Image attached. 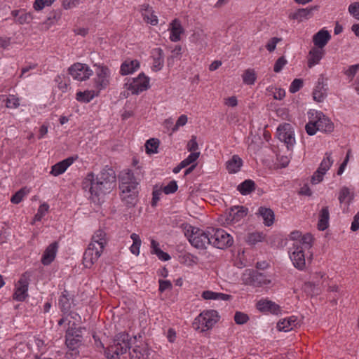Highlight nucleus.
<instances>
[{"mask_svg":"<svg viewBox=\"0 0 359 359\" xmlns=\"http://www.w3.org/2000/svg\"><path fill=\"white\" fill-rule=\"evenodd\" d=\"M116 179L114 170L107 166L96 177L93 172L88 173L82 182V187L100 200V197L110 193L116 187Z\"/></svg>","mask_w":359,"mask_h":359,"instance_id":"nucleus-1","label":"nucleus"},{"mask_svg":"<svg viewBox=\"0 0 359 359\" xmlns=\"http://www.w3.org/2000/svg\"><path fill=\"white\" fill-rule=\"evenodd\" d=\"M120 178L121 183L119 188L122 193L121 195L122 201L127 207H134L137 202V185L139 182L137 181L134 172L130 170L123 172Z\"/></svg>","mask_w":359,"mask_h":359,"instance_id":"nucleus-2","label":"nucleus"},{"mask_svg":"<svg viewBox=\"0 0 359 359\" xmlns=\"http://www.w3.org/2000/svg\"><path fill=\"white\" fill-rule=\"evenodd\" d=\"M107 244L106 233L97 230L92 237V241L83 254V263L86 268H90L101 256Z\"/></svg>","mask_w":359,"mask_h":359,"instance_id":"nucleus-3","label":"nucleus"},{"mask_svg":"<svg viewBox=\"0 0 359 359\" xmlns=\"http://www.w3.org/2000/svg\"><path fill=\"white\" fill-rule=\"evenodd\" d=\"M209 234L210 245L217 248L224 249L233 245V240L232 236L224 229L210 227Z\"/></svg>","mask_w":359,"mask_h":359,"instance_id":"nucleus-4","label":"nucleus"},{"mask_svg":"<svg viewBox=\"0 0 359 359\" xmlns=\"http://www.w3.org/2000/svg\"><path fill=\"white\" fill-rule=\"evenodd\" d=\"M130 348V343L128 334L121 332L116 335L114 340V344L111 345L109 351L114 353L111 359H118L119 355L124 354Z\"/></svg>","mask_w":359,"mask_h":359,"instance_id":"nucleus-5","label":"nucleus"},{"mask_svg":"<svg viewBox=\"0 0 359 359\" xmlns=\"http://www.w3.org/2000/svg\"><path fill=\"white\" fill-rule=\"evenodd\" d=\"M241 280L244 285L253 287H262L271 282L264 273L255 270H245Z\"/></svg>","mask_w":359,"mask_h":359,"instance_id":"nucleus-6","label":"nucleus"},{"mask_svg":"<svg viewBox=\"0 0 359 359\" xmlns=\"http://www.w3.org/2000/svg\"><path fill=\"white\" fill-rule=\"evenodd\" d=\"M83 339L82 327H76L75 323L66 330L65 344L72 351L76 350L81 345Z\"/></svg>","mask_w":359,"mask_h":359,"instance_id":"nucleus-7","label":"nucleus"},{"mask_svg":"<svg viewBox=\"0 0 359 359\" xmlns=\"http://www.w3.org/2000/svg\"><path fill=\"white\" fill-rule=\"evenodd\" d=\"M278 138L283 142L288 150H292L295 144L294 133L290 123H283L277 128Z\"/></svg>","mask_w":359,"mask_h":359,"instance_id":"nucleus-8","label":"nucleus"},{"mask_svg":"<svg viewBox=\"0 0 359 359\" xmlns=\"http://www.w3.org/2000/svg\"><path fill=\"white\" fill-rule=\"evenodd\" d=\"M300 243H294L290 249V257L295 268L303 270L306 266L305 254Z\"/></svg>","mask_w":359,"mask_h":359,"instance_id":"nucleus-9","label":"nucleus"},{"mask_svg":"<svg viewBox=\"0 0 359 359\" xmlns=\"http://www.w3.org/2000/svg\"><path fill=\"white\" fill-rule=\"evenodd\" d=\"M210 227H208L205 231L197 229L191 241V245L199 250L206 249L208 245H210Z\"/></svg>","mask_w":359,"mask_h":359,"instance_id":"nucleus-10","label":"nucleus"},{"mask_svg":"<svg viewBox=\"0 0 359 359\" xmlns=\"http://www.w3.org/2000/svg\"><path fill=\"white\" fill-rule=\"evenodd\" d=\"M68 72L73 79L78 81H85L93 74V71L87 65L79 62L72 65Z\"/></svg>","mask_w":359,"mask_h":359,"instance_id":"nucleus-11","label":"nucleus"},{"mask_svg":"<svg viewBox=\"0 0 359 359\" xmlns=\"http://www.w3.org/2000/svg\"><path fill=\"white\" fill-rule=\"evenodd\" d=\"M149 88V78L146 76L144 73H141L137 78H134L132 82L128 84V90H130L132 94L137 95L147 90Z\"/></svg>","mask_w":359,"mask_h":359,"instance_id":"nucleus-12","label":"nucleus"},{"mask_svg":"<svg viewBox=\"0 0 359 359\" xmlns=\"http://www.w3.org/2000/svg\"><path fill=\"white\" fill-rule=\"evenodd\" d=\"M110 70L107 66L98 65L96 70L95 84L97 88L102 90L109 85Z\"/></svg>","mask_w":359,"mask_h":359,"instance_id":"nucleus-13","label":"nucleus"},{"mask_svg":"<svg viewBox=\"0 0 359 359\" xmlns=\"http://www.w3.org/2000/svg\"><path fill=\"white\" fill-rule=\"evenodd\" d=\"M218 313L215 310L205 311L202 312L197 318L202 326V330H208L213 327L217 323Z\"/></svg>","mask_w":359,"mask_h":359,"instance_id":"nucleus-14","label":"nucleus"},{"mask_svg":"<svg viewBox=\"0 0 359 359\" xmlns=\"http://www.w3.org/2000/svg\"><path fill=\"white\" fill-rule=\"evenodd\" d=\"M327 84L323 74L320 75L313 91V98L318 102H322L327 96Z\"/></svg>","mask_w":359,"mask_h":359,"instance_id":"nucleus-15","label":"nucleus"},{"mask_svg":"<svg viewBox=\"0 0 359 359\" xmlns=\"http://www.w3.org/2000/svg\"><path fill=\"white\" fill-rule=\"evenodd\" d=\"M316 122L319 131L331 133L334 130L333 123L321 111L316 112Z\"/></svg>","mask_w":359,"mask_h":359,"instance_id":"nucleus-16","label":"nucleus"},{"mask_svg":"<svg viewBox=\"0 0 359 359\" xmlns=\"http://www.w3.org/2000/svg\"><path fill=\"white\" fill-rule=\"evenodd\" d=\"M248 214V208L243 206H234L229 209L226 221L228 224L239 222Z\"/></svg>","mask_w":359,"mask_h":359,"instance_id":"nucleus-17","label":"nucleus"},{"mask_svg":"<svg viewBox=\"0 0 359 359\" xmlns=\"http://www.w3.org/2000/svg\"><path fill=\"white\" fill-rule=\"evenodd\" d=\"M75 159L76 158L71 156L55 163L52 166L50 173L53 176H58L64 173L66 170L74 163Z\"/></svg>","mask_w":359,"mask_h":359,"instance_id":"nucleus-18","label":"nucleus"},{"mask_svg":"<svg viewBox=\"0 0 359 359\" xmlns=\"http://www.w3.org/2000/svg\"><path fill=\"white\" fill-rule=\"evenodd\" d=\"M257 309L262 312H270L273 314H278L280 311L279 305L270 300H259L257 303Z\"/></svg>","mask_w":359,"mask_h":359,"instance_id":"nucleus-19","label":"nucleus"},{"mask_svg":"<svg viewBox=\"0 0 359 359\" xmlns=\"http://www.w3.org/2000/svg\"><path fill=\"white\" fill-rule=\"evenodd\" d=\"M330 39V32L327 30L321 29L313 35V42L316 47L323 49Z\"/></svg>","mask_w":359,"mask_h":359,"instance_id":"nucleus-20","label":"nucleus"},{"mask_svg":"<svg viewBox=\"0 0 359 359\" xmlns=\"http://www.w3.org/2000/svg\"><path fill=\"white\" fill-rule=\"evenodd\" d=\"M325 51L323 48L314 47L311 49L308 56V67L311 68L318 64L324 55Z\"/></svg>","mask_w":359,"mask_h":359,"instance_id":"nucleus-21","label":"nucleus"},{"mask_svg":"<svg viewBox=\"0 0 359 359\" xmlns=\"http://www.w3.org/2000/svg\"><path fill=\"white\" fill-rule=\"evenodd\" d=\"M57 243L54 242L49 245L43 252L41 262L44 265L50 264L55 259L57 250Z\"/></svg>","mask_w":359,"mask_h":359,"instance_id":"nucleus-22","label":"nucleus"},{"mask_svg":"<svg viewBox=\"0 0 359 359\" xmlns=\"http://www.w3.org/2000/svg\"><path fill=\"white\" fill-rule=\"evenodd\" d=\"M43 346V341L35 336L28 335L27 337V346L37 358L41 348Z\"/></svg>","mask_w":359,"mask_h":359,"instance_id":"nucleus-23","label":"nucleus"},{"mask_svg":"<svg viewBox=\"0 0 359 359\" xmlns=\"http://www.w3.org/2000/svg\"><path fill=\"white\" fill-rule=\"evenodd\" d=\"M298 323L297 318L292 316L280 320L277 324V328L279 331L288 332L296 327Z\"/></svg>","mask_w":359,"mask_h":359,"instance_id":"nucleus-24","label":"nucleus"},{"mask_svg":"<svg viewBox=\"0 0 359 359\" xmlns=\"http://www.w3.org/2000/svg\"><path fill=\"white\" fill-rule=\"evenodd\" d=\"M140 67V62L137 60H126L121 65L120 73L121 75H128L133 73Z\"/></svg>","mask_w":359,"mask_h":359,"instance_id":"nucleus-25","label":"nucleus"},{"mask_svg":"<svg viewBox=\"0 0 359 359\" xmlns=\"http://www.w3.org/2000/svg\"><path fill=\"white\" fill-rule=\"evenodd\" d=\"M151 53L154 60L152 69L154 72H158L163 67V51L161 48H154Z\"/></svg>","mask_w":359,"mask_h":359,"instance_id":"nucleus-26","label":"nucleus"},{"mask_svg":"<svg viewBox=\"0 0 359 359\" xmlns=\"http://www.w3.org/2000/svg\"><path fill=\"white\" fill-rule=\"evenodd\" d=\"M318 6L311 8H299L294 13L290 15V18L302 22L304 19H309L312 16L313 11L316 10Z\"/></svg>","mask_w":359,"mask_h":359,"instance_id":"nucleus-27","label":"nucleus"},{"mask_svg":"<svg viewBox=\"0 0 359 359\" xmlns=\"http://www.w3.org/2000/svg\"><path fill=\"white\" fill-rule=\"evenodd\" d=\"M184 32V29L178 19H175L170 23V36L172 41L177 42L180 40V35Z\"/></svg>","mask_w":359,"mask_h":359,"instance_id":"nucleus-28","label":"nucleus"},{"mask_svg":"<svg viewBox=\"0 0 359 359\" xmlns=\"http://www.w3.org/2000/svg\"><path fill=\"white\" fill-rule=\"evenodd\" d=\"M330 212L328 206L323 207L319 212L318 229L320 231H325L329 226Z\"/></svg>","mask_w":359,"mask_h":359,"instance_id":"nucleus-29","label":"nucleus"},{"mask_svg":"<svg viewBox=\"0 0 359 359\" xmlns=\"http://www.w3.org/2000/svg\"><path fill=\"white\" fill-rule=\"evenodd\" d=\"M258 214L262 216L264 219V224L267 226H271L275 219V215L271 208L260 207L258 210Z\"/></svg>","mask_w":359,"mask_h":359,"instance_id":"nucleus-30","label":"nucleus"},{"mask_svg":"<svg viewBox=\"0 0 359 359\" xmlns=\"http://www.w3.org/2000/svg\"><path fill=\"white\" fill-rule=\"evenodd\" d=\"M141 10L142 11L143 18L147 23H150L152 25H157V16L154 14V11L148 4H143Z\"/></svg>","mask_w":359,"mask_h":359,"instance_id":"nucleus-31","label":"nucleus"},{"mask_svg":"<svg viewBox=\"0 0 359 359\" xmlns=\"http://www.w3.org/2000/svg\"><path fill=\"white\" fill-rule=\"evenodd\" d=\"M226 164V170L229 173H236L240 170L243 161L238 155H233Z\"/></svg>","mask_w":359,"mask_h":359,"instance_id":"nucleus-32","label":"nucleus"},{"mask_svg":"<svg viewBox=\"0 0 359 359\" xmlns=\"http://www.w3.org/2000/svg\"><path fill=\"white\" fill-rule=\"evenodd\" d=\"M256 184L252 180H245L237 187V190L242 195H248L255 190Z\"/></svg>","mask_w":359,"mask_h":359,"instance_id":"nucleus-33","label":"nucleus"},{"mask_svg":"<svg viewBox=\"0 0 359 359\" xmlns=\"http://www.w3.org/2000/svg\"><path fill=\"white\" fill-rule=\"evenodd\" d=\"M67 292L65 290L59 298V306L64 314L69 313L71 309V302L67 297Z\"/></svg>","mask_w":359,"mask_h":359,"instance_id":"nucleus-34","label":"nucleus"},{"mask_svg":"<svg viewBox=\"0 0 359 359\" xmlns=\"http://www.w3.org/2000/svg\"><path fill=\"white\" fill-rule=\"evenodd\" d=\"M95 95L93 90L79 91L76 95V99L79 102L88 103L92 100Z\"/></svg>","mask_w":359,"mask_h":359,"instance_id":"nucleus-35","label":"nucleus"},{"mask_svg":"<svg viewBox=\"0 0 359 359\" xmlns=\"http://www.w3.org/2000/svg\"><path fill=\"white\" fill-rule=\"evenodd\" d=\"M160 141L156 138H151L145 143L146 152L148 154H156Z\"/></svg>","mask_w":359,"mask_h":359,"instance_id":"nucleus-36","label":"nucleus"},{"mask_svg":"<svg viewBox=\"0 0 359 359\" xmlns=\"http://www.w3.org/2000/svg\"><path fill=\"white\" fill-rule=\"evenodd\" d=\"M255 71L252 69H246L243 74V83L247 85H253L256 81Z\"/></svg>","mask_w":359,"mask_h":359,"instance_id":"nucleus-37","label":"nucleus"},{"mask_svg":"<svg viewBox=\"0 0 359 359\" xmlns=\"http://www.w3.org/2000/svg\"><path fill=\"white\" fill-rule=\"evenodd\" d=\"M313 237L311 233H306L295 243H300L304 250H309L313 246Z\"/></svg>","mask_w":359,"mask_h":359,"instance_id":"nucleus-38","label":"nucleus"},{"mask_svg":"<svg viewBox=\"0 0 359 359\" xmlns=\"http://www.w3.org/2000/svg\"><path fill=\"white\" fill-rule=\"evenodd\" d=\"M130 238L133 241V245L130 246V250L131 252L135 255H138L140 253V248L141 245V239L137 233H132Z\"/></svg>","mask_w":359,"mask_h":359,"instance_id":"nucleus-39","label":"nucleus"},{"mask_svg":"<svg viewBox=\"0 0 359 359\" xmlns=\"http://www.w3.org/2000/svg\"><path fill=\"white\" fill-rule=\"evenodd\" d=\"M325 156L326 157L323 159L318 168L324 173H326V172L330 169V168L332 166L333 163V160L332 159L331 154L327 152L325 154Z\"/></svg>","mask_w":359,"mask_h":359,"instance_id":"nucleus-40","label":"nucleus"},{"mask_svg":"<svg viewBox=\"0 0 359 359\" xmlns=\"http://www.w3.org/2000/svg\"><path fill=\"white\" fill-rule=\"evenodd\" d=\"M180 227L183 230L184 236L188 238L189 243H191V241L194 236V234H195V231H197L198 228L194 227L187 223L182 224Z\"/></svg>","mask_w":359,"mask_h":359,"instance_id":"nucleus-41","label":"nucleus"},{"mask_svg":"<svg viewBox=\"0 0 359 359\" xmlns=\"http://www.w3.org/2000/svg\"><path fill=\"white\" fill-rule=\"evenodd\" d=\"M348 198V203H349L353 198V194L351 193L350 189L346 187H343L339 191V201L342 203Z\"/></svg>","mask_w":359,"mask_h":359,"instance_id":"nucleus-42","label":"nucleus"},{"mask_svg":"<svg viewBox=\"0 0 359 359\" xmlns=\"http://www.w3.org/2000/svg\"><path fill=\"white\" fill-rule=\"evenodd\" d=\"M304 290L311 295H318L320 293L319 284L313 282H307L304 284Z\"/></svg>","mask_w":359,"mask_h":359,"instance_id":"nucleus-43","label":"nucleus"},{"mask_svg":"<svg viewBox=\"0 0 359 359\" xmlns=\"http://www.w3.org/2000/svg\"><path fill=\"white\" fill-rule=\"evenodd\" d=\"M2 102H6V105L8 108H16L20 105L19 99L13 95H10L6 97L3 96Z\"/></svg>","mask_w":359,"mask_h":359,"instance_id":"nucleus-44","label":"nucleus"},{"mask_svg":"<svg viewBox=\"0 0 359 359\" xmlns=\"http://www.w3.org/2000/svg\"><path fill=\"white\" fill-rule=\"evenodd\" d=\"M262 235L259 233H248L246 238V242L250 245H255L258 242L262 241Z\"/></svg>","mask_w":359,"mask_h":359,"instance_id":"nucleus-45","label":"nucleus"},{"mask_svg":"<svg viewBox=\"0 0 359 359\" xmlns=\"http://www.w3.org/2000/svg\"><path fill=\"white\" fill-rule=\"evenodd\" d=\"M249 320V316L243 312L236 311L234 315V321L238 325H243Z\"/></svg>","mask_w":359,"mask_h":359,"instance_id":"nucleus-46","label":"nucleus"},{"mask_svg":"<svg viewBox=\"0 0 359 359\" xmlns=\"http://www.w3.org/2000/svg\"><path fill=\"white\" fill-rule=\"evenodd\" d=\"M305 130L309 135H314L316 133V131L318 130V127L317 126L316 120L310 121L307 123L305 126Z\"/></svg>","mask_w":359,"mask_h":359,"instance_id":"nucleus-47","label":"nucleus"},{"mask_svg":"<svg viewBox=\"0 0 359 359\" xmlns=\"http://www.w3.org/2000/svg\"><path fill=\"white\" fill-rule=\"evenodd\" d=\"M303 80L301 79H294L290 86V92L295 93L303 86Z\"/></svg>","mask_w":359,"mask_h":359,"instance_id":"nucleus-48","label":"nucleus"},{"mask_svg":"<svg viewBox=\"0 0 359 359\" xmlns=\"http://www.w3.org/2000/svg\"><path fill=\"white\" fill-rule=\"evenodd\" d=\"M54 2V0H35L34 8L36 11L43 9L45 6H49Z\"/></svg>","mask_w":359,"mask_h":359,"instance_id":"nucleus-49","label":"nucleus"},{"mask_svg":"<svg viewBox=\"0 0 359 359\" xmlns=\"http://www.w3.org/2000/svg\"><path fill=\"white\" fill-rule=\"evenodd\" d=\"M13 297L15 300L17 301L22 300V278L19 279L16 290L14 292Z\"/></svg>","mask_w":359,"mask_h":359,"instance_id":"nucleus-50","label":"nucleus"},{"mask_svg":"<svg viewBox=\"0 0 359 359\" xmlns=\"http://www.w3.org/2000/svg\"><path fill=\"white\" fill-rule=\"evenodd\" d=\"M49 206L46 203L41 205L38 209L37 213L34 216V220L40 221L41 218L48 212Z\"/></svg>","mask_w":359,"mask_h":359,"instance_id":"nucleus-51","label":"nucleus"},{"mask_svg":"<svg viewBox=\"0 0 359 359\" xmlns=\"http://www.w3.org/2000/svg\"><path fill=\"white\" fill-rule=\"evenodd\" d=\"M287 63L284 56L280 57L275 62L273 71L276 73L281 72L284 66Z\"/></svg>","mask_w":359,"mask_h":359,"instance_id":"nucleus-52","label":"nucleus"},{"mask_svg":"<svg viewBox=\"0 0 359 359\" xmlns=\"http://www.w3.org/2000/svg\"><path fill=\"white\" fill-rule=\"evenodd\" d=\"M178 186L175 180L170 181L168 185L163 187V192L165 194H173L177 190Z\"/></svg>","mask_w":359,"mask_h":359,"instance_id":"nucleus-53","label":"nucleus"},{"mask_svg":"<svg viewBox=\"0 0 359 359\" xmlns=\"http://www.w3.org/2000/svg\"><path fill=\"white\" fill-rule=\"evenodd\" d=\"M348 12L357 20H359V2H355L349 5Z\"/></svg>","mask_w":359,"mask_h":359,"instance_id":"nucleus-54","label":"nucleus"},{"mask_svg":"<svg viewBox=\"0 0 359 359\" xmlns=\"http://www.w3.org/2000/svg\"><path fill=\"white\" fill-rule=\"evenodd\" d=\"M281 40H282L281 38H278V37H273V38H271L267 44L266 45V49L269 52H273L276 49L277 43L278 42H280Z\"/></svg>","mask_w":359,"mask_h":359,"instance_id":"nucleus-55","label":"nucleus"},{"mask_svg":"<svg viewBox=\"0 0 359 359\" xmlns=\"http://www.w3.org/2000/svg\"><path fill=\"white\" fill-rule=\"evenodd\" d=\"M198 149V144L196 140V136H191V140L188 142L187 149L189 151L194 152Z\"/></svg>","mask_w":359,"mask_h":359,"instance_id":"nucleus-56","label":"nucleus"},{"mask_svg":"<svg viewBox=\"0 0 359 359\" xmlns=\"http://www.w3.org/2000/svg\"><path fill=\"white\" fill-rule=\"evenodd\" d=\"M158 283H159V291L161 292H163L164 291L167 290H172V283L170 280H161L160 279L158 280Z\"/></svg>","mask_w":359,"mask_h":359,"instance_id":"nucleus-57","label":"nucleus"},{"mask_svg":"<svg viewBox=\"0 0 359 359\" xmlns=\"http://www.w3.org/2000/svg\"><path fill=\"white\" fill-rule=\"evenodd\" d=\"M145 351H146L144 349L136 346L133 349V352L130 351L129 353L131 358H135L137 359H140L141 357L144 356Z\"/></svg>","mask_w":359,"mask_h":359,"instance_id":"nucleus-58","label":"nucleus"},{"mask_svg":"<svg viewBox=\"0 0 359 359\" xmlns=\"http://www.w3.org/2000/svg\"><path fill=\"white\" fill-rule=\"evenodd\" d=\"M325 173L323 172L320 170L317 169V170L314 172L311 177V183L313 184H318L323 181V176Z\"/></svg>","mask_w":359,"mask_h":359,"instance_id":"nucleus-59","label":"nucleus"},{"mask_svg":"<svg viewBox=\"0 0 359 359\" xmlns=\"http://www.w3.org/2000/svg\"><path fill=\"white\" fill-rule=\"evenodd\" d=\"M187 120H188V118H187V116L186 115H184V114L181 115L178 118L175 125L172 128V132H175V131L177 130L180 126H184L187 123Z\"/></svg>","mask_w":359,"mask_h":359,"instance_id":"nucleus-60","label":"nucleus"},{"mask_svg":"<svg viewBox=\"0 0 359 359\" xmlns=\"http://www.w3.org/2000/svg\"><path fill=\"white\" fill-rule=\"evenodd\" d=\"M22 201V188L20 189L11 198L13 204H18Z\"/></svg>","mask_w":359,"mask_h":359,"instance_id":"nucleus-61","label":"nucleus"},{"mask_svg":"<svg viewBox=\"0 0 359 359\" xmlns=\"http://www.w3.org/2000/svg\"><path fill=\"white\" fill-rule=\"evenodd\" d=\"M61 16V11L60 10L54 11L50 13L49 16L48 17V20H49L50 23H53L55 21H57Z\"/></svg>","mask_w":359,"mask_h":359,"instance_id":"nucleus-62","label":"nucleus"},{"mask_svg":"<svg viewBox=\"0 0 359 359\" xmlns=\"http://www.w3.org/2000/svg\"><path fill=\"white\" fill-rule=\"evenodd\" d=\"M359 69V65H353L349 67V68L344 72L348 77L353 78L357 73Z\"/></svg>","mask_w":359,"mask_h":359,"instance_id":"nucleus-63","label":"nucleus"},{"mask_svg":"<svg viewBox=\"0 0 359 359\" xmlns=\"http://www.w3.org/2000/svg\"><path fill=\"white\" fill-rule=\"evenodd\" d=\"M351 229L353 231H356L359 229V212H358L353 217Z\"/></svg>","mask_w":359,"mask_h":359,"instance_id":"nucleus-64","label":"nucleus"}]
</instances>
